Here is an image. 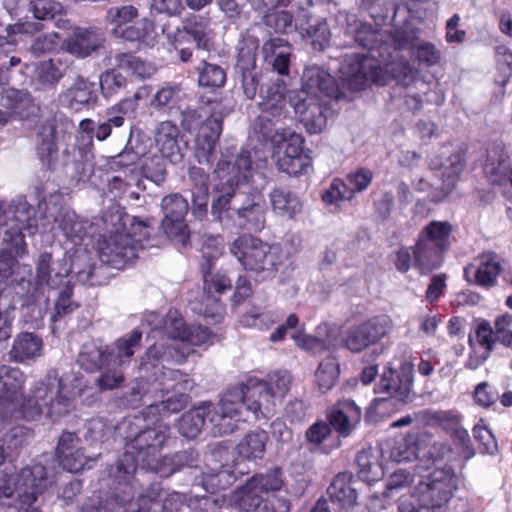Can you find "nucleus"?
Listing matches in <instances>:
<instances>
[{"label": "nucleus", "mask_w": 512, "mask_h": 512, "mask_svg": "<svg viewBox=\"0 0 512 512\" xmlns=\"http://www.w3.org/2000/svg\"><path fill=\"white\" fill-rule=\"evenodd\" d=\"M260 114L252 123V129L256 134L261 135L263 141H270L272 144L281 136V129L277 124L285 117L286 110L281 106H266L259 103Z\"/></svg>", "instance_id": "30"}, {"label": "nucleus", "mask_w": 512, "mask_h": 512, "mask_svg": "<svg viewBox=\"0 0 512 512\" xmlns=\"http://www.w3.org/2000/svg\"><path fill=\"white\" fill-rule=\"evenodd\" d=\"M169 427L157 422L153 427L141 429L134 436H127L125 453L111 467L109 475L119 484H126L139 464L146 470L159 469L160 449L169 436Z\"/></svg>", "instance_id": "2"}, {"label": "nucleus", "mask_w": 512, "mask_h": 512, "mask_svg": "<svg viewBox=\"0 0 512 512\" xmlns=\"http://www.w3.org/2000/svg\"><path fill=\"white\" fill-rule=\"evenodd\" d=\"M268 434L263 431H253L246 434L237 444V453L246 460L261 459L265 453Z\"/></svg>", "instance_id": "45"}, {"label": "nucleus", "mask_w": 512, "mask_h": 512, "mask_svg": "<svg viewBox=\"0 0 512 512\" xmlns=\"http://www.w3.org/2000/svg\"><path fill=\"white\" fill-rule=\"evenodd\" d=\"M188 180L192 198V212L197 218H201L207 212L209 176L202 168L193 166L189 169Z\"/></svg>", "instance_id": "33"}, {"label": "nucleus", "mask_w": 512, "mask_h": 512, "mask_svg": "<svg viewBox=\"0 0 512 512\" xmlns=\"http://www.w3.org/2000/svg\"><path fill=\"white\" fill-rule=\"evenodd\" d=\"M42 347L43 342L39 336L29 332L20 333L14 340L10 356L17 362H24L39 357Z\"/></svg>", "instance_id": "42"}, {"label": "nucleus", "mask_w": 512, "mask_h": 512, "mask_svg": "<svg viewBox=\"0 0 512 512\" xmlns=\"http://www.w3.org/2000/svg\"><path fill=\"white\" fill-rule=\"evenodd\" d=\"M52 255L48 252L40 254L36 265V283L37 285H47L50 288H57L64 276L68 275V270L65 268L62 271H54L52 268Z\"/></svg>", "instance_id": "50"}, {"label": "nucleus", "mask_w": 512, "mask_h": 512, "mask_svg": "<svg viewBox=\"0 0 512 512\" xmlns=\"http://www.w3.org/2000/svg\"><path fill=\"white\" fill-rule=\"evenodd\" d=\"M24 383L25 375L19 368L0 366V431L18 417Z\"/></svg>", "instance_id": "11"}, {"label": "nucleus", "mask_w": 512, "mask_h": 512, "mask_svg": "<svg viewBox=\"0 0 512 512\" xmlns=\"http://www.w3.org/2000/svg\"><path fill=\"white\" fill-rule=\"evenodd\" d=\"M2 101L4 106L22 121L37 116L38 107L27 92L13 88L7 89L2 93Z\"/></svg>", "instance_id": "38"}, {"label": "nucleus", "mask_w": 512, "mask_h": 512, "mask_svg": "<svg viewBox=\"0 0 512 512\" xmlns=\"http://www.w3.org/2000/svg\"><path fill=\"white\" fill-rule=\"evenodd\" d=\"M238 191L225 186L220 187V194L213 200L211 205V214L217 221L222 223L225 219L235 220L233 202Z\"/></svg>", "instance_id": "51"}, {"label": "nucleus", "mask_w": 512, "mask_h": 512, "mask_svg": "<svg viewBox=\"0 0 512 512\" xmlns=\"http://www.w3.org/2000/svg\"><path fill=\"white\" fill-rule=\"evenodd\" d=\"M59 131L55 119L41 124L36 137V153L41 163L48 169L53 168L58 157Z\"/></svg>", "instance_id": "25"}, {"label": "nucleus", "mask_w": 512, "mask_h": 512, "mask_svg": "<svg viewBox=\"0 0 512 512\" xmlns=\"http://www.w3.org/2000/svg\"><path fill=\"white\" fill-rule=\"evenodd\" d=\"M230 251L243 268L253 272L259 280L274 277L282 265V257L278 248L251 235H242L234 240Z\"/></svg>", "instance_id": "4"}, {"label": "nucleus", "mask_w": 512, "mask_h": 512, "mask_svg": "<svg viewBox=\"0 0 512 512\" xmlns=\"http://www.w3.org/2000/svg\"><path fill=\"white\" fill-rule=\"evenodd\" d=\"M8 213L10 226L4 231L3 242L12 244L16 255H24L26 243L22 231L37 227L35 210L26 201H18L8 205Z\"/></svg>", "instance_id": "15"}, {"label": "nucleus", "mask_w": 512, "mask_h": 512, "mask_svg": "<svg viewBox=\"0 0 512 512\" xmlns=\"http://www.w3.org/2000/svg\"><path fill=\"white\" fill-rule=\"evenodd\" d=\"M180 130L171 120H164L156 125L154 140L157 148L171 162L177 163L183 159V154L178 143Z\"/></svg>", "instance_id": "27"}, {"label": "nucleus", "mask_w": 512, "mask_h": 512, "mask_svg": "<svg viewBox=\"0 0 512 512\" xmlns=\"http://www.w3.org/2000/svg\"><path fill=\"white\" fill-rule=\"evenodd\" d=\"M289 102L297 119L308 133L317 134L324 131L327 126V107L321 96H313L306 92H294Z\"/></svg>", "instance_id": "14"}, {"label": "nucleus", "mask_w": 512, "mask_h": 512, "mask_svg": "<svg viewBox=\"0 0 512 512\" xmlns=\"http://www.w3.org/2000/svg\"><path fill=\"white\" fill-rule=\"evenodd\" d=\"M361 409L352 400L336 403L328 412L327 420L342 437H348L361 421Z\"/></svg>", "instance_id": "24"}, {"label": "nucleus", "mask_w": 512, "mask_h": 512, "mask_svg": "<svg viewBox=\"0 0 512 512\" xmlns=\"http://www.w3.org/2000/svg\"><path fill=\"white\" fill-rule=\"evenodd\" d=\"M251 171L252 165L248 151H241L232 162L218 161L215 169L218 177L224 180L221 186L235 190H240L239 185L251 176Z\"/></svg>", "instance_id": "22"}, {"label": "nucleus", "mask_w": 512, "mask_h": 512, "mask_svg": "<svg viewBox=\"0 0 512 512\" xmlns=\"http://www.w3.org/2000/svg\"><path fill=\"white\" fill-rule=\"evenodd\" d=\"M77 362L88 372L101 370L108 364L107 347L104 348L94 342H87L82 345Z\"/></svg>", "instance_id": "47"}, {"label": "nucleus", "mask_w": 512, "mask_h": 512, "mask_svg": "<svg viewBox=\"0 0 512 512\" xmlns=\"http://www.w3.org/2000/svg\"><path fill=\"white\" fill-rule=\"evenodd\" d=\"M199 85L211 88L222 87L226 82V73L224 69L217 65L202 60V67L198 68Z\"/></svg>", "instance_id": "61"}, {"label": "nucleus", "mask_w": 512, "mask_h": 512, "mask_svg": "<svg viewBox=\"0 0 512 512\" xmlns=\"http://www.w3.org/2000/svg\"><path fill=\"white\" fill-rule=\"evenodd\" d=\"M357 475L367 483L383 478L384 470L377 453L372 449H363L356 456Z\"/></svg>", "instance_id": "43"}, {"label": "nucleus", "mask_w": 512, "mask_h": 512, "mask_svg": "<svg viewBox=\"0 0 512 512\" xmlns=\"http://www.w3.org/2000/svg\"><path fill=\"white\" fill-rule=\"evenodd\" d=\"M344 346L354 353H359L374 344L369 337L364 325H354L350 327L343 338Z\"/></svg>", "instance_id": "62"}, {"label": "nucleus", "mask_w": 512, "mask_h": 512, "mask_svg": "<svg viewBox=\"0 0 512 512\" xmlns=\"http://www.w3.org/2000/svg\"><path fill=\"white\" fill-rule=\"evenodd\" d=\"M28 11L36 20H51L63 12V6L56 0H28Z\"/></svg>", "instance_id": "63"}, {"label": "nucleus", "mask_w": 512, "mask_h": 512, "mask_svg": "<svg viewBox=\"0 0 512 512\" xmlns=\"http://www.w3.org/2000/svg\"><path fill=\"white\" fill-rule=\"evenodd\" d=\"M304 138L290 128H282L281 136L273 143L278 148H284V155L277 161L279 169L289 175H297L303 169L301 158Z\"/></svg>", "instance_id": "18"}, {"label": "nucleus", "mask_w": 512, "mask_h": 512, "mask_svg": "<svg viewBox=\"0 0 512 512\" xmlns=\"http://www.w3.org/2000/svg\"><path fill=\"white\" fill-rule=\"evenodd\" d=\"M63 77L60 66L53 60L41 62L35 71V81L40 88H53Z\"/></svg>", "instance_id": "59"}, {"label": "nucleus", "mask_w": 512, "mask_h": 512, "mask_svg": "<svg viewBox=\"0 0 512 512\" xmlns=\"http://www.w3.org/2000/svg\"><path fill=\"white\" fill-rule=\"evenodd\" d=\"M142 333L135 329L128 335L118 338L111 349L107 347L108 364L123 368L131 362L135 350L141 346Z\"/></svg>", "instance_id": "35"}, {"label": "nucleus", "mask_w": 512, "mask_h": 512, "mask_svg": "<svg viewBox=\"0 0 512 512\" xmlns=\"http://www.w3.org/2000/svg\"><path fill=\"white\" fill-rule=\"evenodd\" d=\"M202 253L206 259V263L202 265L204 289L208 292L214 291L219 294L230 289L232 285L230 278L224 272L214 271L212 263V259L221 255L222 249L215 247L213 251H210V246L206 245Z\"/></svg>", "instance_id": "36"}, {"label": "nucleus", "mask_w": 512, "mask_h": 512, "mask_svg": "<svg viewBox=\"0 0 512 512\" xmlns=\"http://www.w3.org/2000/svg\"><path fill=\"white\" fill-rule=\"evenodd\" d=\"M236 74L241 80V87L247 99H254L260 83V73L256 68L255 49L249 46H243L239 49Z\"/></svg>", "instance_id": "23"}, {"label": "nucleus", "mask_w": 512, "mask_h": 512, "mask_svg": "<svg viewBox=\"0 0 512 512\" xmlns=\"http://www.w3.org/2000/svg\"><path fill=\"white\" fill-rule=\"evenodd\" d=\"M244 408L246 409L245 387L243 383H239L223 393L217 405L213 404L209 418L212 433L218 436L231 434Z\"/></svg>", "instance_id": "9"}, {"label": "nucleus", "mask_w": 512, "mask_h": 512, "mask_svg": "<svg viewBox=\"0 0 512 512\" xmlns=\"http://www.w3.org/2000/svg\"><path fill=\"white\" fill-rule=\"evenodd\" d=\"M407 444L415 445L413 454L417 458H427L429 460H453L454 449L446 442L432 441L428 433L409 436L406 439Z\"/></svg>", "instance_id": "28"}, {"label": "nucleus", "mask_w": 512, "mask_h": 512, "mask_svg": "<svg viewBox=\"0 0 512 512\" xmlns=\"http://www.w3.org/2000/svg\"><path fill=\"white\" fill-rule=\"evenodd\" d=\"M167 37L182 62L192 60V43L200 53H209L214 47L213 31L208 22L196 16L184 19L182 26Z\"/></svg>", "instance_id": "8"}, {"label": "nucleus", "mask_w": 512, "mask_h": 512, "mask_svg": "<svg viewBox=\"0 0 512 512\" xmlns=\"http://www.w3.org/2000/svg\"><path fill=\"white\" fill-rule=\"evenodd\" d=\"M452 225L448 221H431L420 232L413 248L414 264L422 273L437 269L450 247Z\"/></svg>", "instance_id": "5"}, {"label": "nucleus", "mask_w": 512, "mask_h": 512, "mask_svg": "<svg viewBox=\"0 0 512 512\" xmlns=\"http://www.w3.org/2000/svg\"><path fill=\"white\" fill-rule=\"evenodd\" d=\"M212 411V402H200L181 416L178 423L179 432L186 438H195L203 429L206 420L209 421Z\"/></svg>", "instance_id": "37"}, {"label": "nucleus", "mask_w": 512, "mask_h": 512, "mask_svg": "<svg viewBox=\"0 0 512 512\" xmlns=\"http://www.w3.org/2000/svg\"><path fill=\"white\" fill-rule=\"evenodd\" d=\"M162 329L167 336L179 341L175 346L189 345L191 348L212 343L213 333L200 325L187 327L177 310H169L162 320Z\"/></svg>", "instance_id": "16"}, {"label": "nucleus", "mask_w": 512, "mask_h": 512, "mask_svg": "<svg viewBox=\"0 0 512 512\" xmlns=\"http://www.w3.org/2000/svg\"><path fill=\"white\" fill-rule=\"evenodd\" d=\"M193 352L194 349L189 345L175 346L155 343L147 349L141 358L140 367L144 370H149L163 361L183 362Z\"/></svg>", "instance_id": "29"}, {"label": "nucleus", "mask_w": 512, "mask_h": 512, "mask_svg": "<svg viewBox=\"0 0 512 512\" xmlns=\"http://www.w3.org/2000/svg\"><path fill=\"white\" fill-rule=\"evenodd\" d=\"M103 221L109 235L100 245L99 258L104 264L122 269L127 262L137 257V244L128 233L124 232V224L118 212L105 213Z\"/></svg>", "instance_id": "7"}, {"label": "nucleus", "mask_w": 512, "mask_h": 512, "mask_svg": "<svg viewBox=\"0 0 512 512\" xmlns=\"http://www.w3.org/2000/svg\"><path fill=\"white\" fill-rule=\"evenodd\" d=\"M115 62L118 69L127 70L140 78L149 77L154 73L152 66L129 53H118Z\"/></svg>", "instance_id": "58"}, {"label": "nucleus", "mask_w": 512, "mask_h": 512, "mask_svg": "<svg viewBox=\"0 0 512 512\" xmlns=\"http://www.w3.org/2000/svg\"><path fill=\"white\" fill-rule=\"evenodd\" d=\"M164 234L177 244L187 246L190 239V231L185 217H164L161 222Z\"/></svg>", "instance_id": "53"}, {"label": "nucleus", "mask_w": 512, "mask_h": 512, "mask_svg": "<svg viewBox=\"0 0 512 512\" xmlns=\"http://www.w3.org/2000/svg\"><path fill=\"white\" fill-rule=\"evenodd\" d=\"M125 375L122 368L106 364L100 375L95 380V386L100 392L111 391L122 387L125 382Z\"/></svg>", "instance_id": "60"}, {"label": "nucleus", "mask_w": 512, "mask_h": 512, "mask_svg": "<svg viewBox=\"0 0 512 512\" xmlns=\"http://www.w3.org/2000/svg\"><path fill=\"white\" fill-rule=\"evenodd\" d=\"M55 222L65 237L74 243L80 242L86 235V222L80 220L74 211L61 210Z\"/></svg>", "instance_id": "49"}, {"label": "nucleus", "mask_w": 512, "mask_h": 512, "mask_svg": "<svg viewBox=\"0 0 512 512\" xmlns=\"http://www.w3.org/2000/svg\"><path fill=\"white\" fill-rule=\"evenodd\" d=\"M299 31L303 38L310 39L315 50L323 51L331 40V31L325 20H314L313 22L301 23Z\"/></svg>", "instance_id": "48"}, {"label": "nucleus", "mask_w": 512, "mask_h": 512, "mask_svg": "<svg viewBox=\"0 0 512 512\" xmlns=\"http://www.w3.org/2000/svg\"><path fill=\"white\" fill-rule=\"evenodd\" d=\"M48 484L46 469L43 465L24 467L16 480L19 507H9L5 512H41L39 496L47 489Z\"/></svg>", "instance_id": "10"}, {"label": "nucleus", "mask_w": 512, "mask_h": 512, "mask_svg": "<svg viewBox=\"0 0 512 512\" xmlns=\"http://www.w3.org/2000/svg\"><path fill=\"white\" fill-rule=\"evenodd\" d=\"M457 478L450 468L433 471L418 483L409 497L399 500V512H443L444 506L453 497Z\"/></svg>", "instance_id": "3"}, {"label": "nucleus", "mask_w": 512, "mask_h": 512, "mask_svg": "<svg viewBox=\"0 0 512 512\" xmlns=\"http://www.w3.org/2000/svg\"><path fill=\"white\" fill-rule=\"evenodd\" d=\"M352 479L351 472H340L334 477L327 490L332 502H336L344 508L351 507L356 503L357 492L351 485Z\"/></svg>", "instance_id": "40"}, {"label": "nucleus", "mask_w": 512, "mask_h": 512, "mask_svg": "<svg viewBox=\"0 0 512 512\" xmlns=\"http://www.w3.org/2000/svg\"><path fill=\"white\" fill-rule=\"evenodd\" d=\"M463 169V157L458 152L451 154L445 162L441 164L438 176L442 183L441 185H435L436 193L432 195L433 201H442L454 190Z\"/></svg>", "instance_id": "32"}, {"label": "nucleus", "mask_w": 512, "mask_h": 512, "mask_svg": "<svg viewBox=\"0 0 512 512\" xmlns=\"http://www.w3.org/2000/svg\"><path fill=\"white\" fill-rule=\"evenodd\" d=\"M508 154L500 145H496L488 151L485 172L490 175L491 181L495 184L509 182L512 185V167L508 163Z\"/></svg>", "instance_id": "39"}, {"label": "nucleus", "mask_w": 512, "mask_h": 512, "mask_svg": "<svg viewBox=\"0 0 512 512\" xmlns=\"http://www.w3.org/2000/svg\"><path fill=\"white\" fill-rule=\"evenodd\" d=\"M262 501V493L250 482V480H247V482L239 488L234 495L235 504L239 509L245 512H257Z\"/></svg>", "instance_id": "52"}, {"label": "nucleus", "mask_w": 512, "mask_h": 512, "mask_svg": "<svg viewBox=\"0 0 512 512\" xmlns=\"http://www.w3.org/2000/svg\"><path fill=\"white\" fill-rule=\"evenodd\" d=\"M414 366L410 362H404L399 369L386 370L376 387V392L386 396L376 401L395 400L400 405L411 402L414 398L412 391Z\"/></svg>", "instance_id": "13"}, {"label": "nucleus", "mask_w": 512, "mask_h": 512, "mask_svg": "<svg viewBox=\"0 0 512 512\" xmlns=\"http://www.w3.org/2000/svg\"><path fill=\"white\" fill-rule=\"evenodd\" d=\"M234 222L248 231L259 232L266 223L267 207L263 194L255 189L239 190L233 202Z\"/></svg>", "instance_id": "12"}, {"label": "nucleus", "mask_w": 512, "mask_h": 512, "mask_svg": "<svg viewBox=\"0 0 512 512\" xmlns=\"http://www.w3.org/2000/svg\"><path fill=\"white\" fill-rule=\"evenodd\" d=\"M288 88L283 79L277 78L272 81L262 93V105L281 106L282 110H286V94Z\"/></svg>", "instance_id": "64"}, {"label": "nucleus", "mask_w": 512, "mask_h": 512, "mask_svg": "<svg viewBox=\"0 0 512 512\" xmlns=\"http://www.w3.org/2000/svg\"><path fill=\"white\" fill-rule=\"evenodd\" d=\"M245 387L246 409L258 418H269L275 412L277 402L271 395L269 387L263 380L249 379L243 383Z\"/></svg>", "instance_id": "20"}, {"label": "nucleus", "mask_w": 512, "mask_h": 512, "mask_svg": "<svg viewBox=\"0 0 512 512\" xmlns=\"http://www.w3.org/2000/svg\"><path fill=\"white\" fill-rule=\"evenodd\" d=\"M162 488L159 485H152L144 494L136 499L127 500L124 496L117 495L115 499L106 500L98 506L86 505L84 512H117L116 508L122 507L124 512H146L154 507L157 499L161 498Z\"/></svg>", "instance_id": "17"}, {"label": "nucleus", "mask_w": 512, "mask_h": 512, "mask_svg": "<svg viewBox=\"0 0 512 512\" xmlns=\"http://www.w3.org/2000/svg\"><path fill=\"white\" fill-rule=\"evenodd\" d=\"M264 62L279 75H288L292 47L290 43L281 37H271L266 40L261 48Z\"/></svg>", "instance_id": "26"}, {"label": "nucleus", "mask_w": 512, "mask_h": 512, "mask_svg": "<svg viewBox=\"0 0 512 512\" xmlns=\"http://www.w3.org/2000/svg\"><path fill=\"white\" fill-rule=\"evenodd\" d=\"M198 460V454L194 450H183L175 453L171 458L160 457L159 469H152V471L168 477L185 467L195 468Z\"/></svg>", "instance_id": "46"}, {"label": "nucleus", "mask_w": 512, "mask_h": 512, "mask_svg": "<svg viewBox=\"0 0 512 512\" xmlns=\"http://www.w3.org/2000/svg\"><path fill=\"white\" fill-rule=\"evenodd\" d=\"M99 84L103 96L109 98L126 88L127 79L119 72L118 68H111L100 74Z\"/></svg>", "instance_id": "57"}, {"label": "nucleus", "mask_w": 512, "mask_h": 512, "mask_svg": "<svg viewBox=\"0 0 512 512\" xmlns=\"http://www.w3.org/2000/svg\"><path fill=\"white\" fill-rule=\"evenodd\" d=\"M67 270L73 272L82 284L100 286L106 282V278L103 277L104 266L95 267L87 251L76 252L71 261L70 269Z\"/></svg>", "instance_id": "34"}, {"label": "nucleus", "mask_w": 512, "mask_h": 512, "mask_svg": "<svg viewBox=\"0 0 512 512\" xmlns=\"http://www.w3.org/2000/svg\"><path fill=\"white\" fill-rule=\"evenodd\" d=\"M272 211L281 217L292 218L302 209L298 197L284 188H275L269 194Z\"/></svg>", "instance_id": "44"}, {"label": "nucleus", "mask_w": 512, "mask_h": 512, "mask_svg": "<svg viewBox=\"0 0 512 512\" xmlns=\"http://www.w3.org/2000/svg\"><path fill=\"white\" fill-rule=\"evenodd\" d=\"M344 84L352 91H360L372 84L385 86L391 80L403 87H410L417 72L405 59L382 66L373 55L346 54L338 69Z\"/></svg>", "instance_id": "1"}, {"label": "nucleus", "mask_w": 512, "mask_h": 512, "mask_svg": "<svg viewBox=\"0 0 512 512\" xmlns=\"http://www.w3.org/2000/svg\"><path fill=\"white\" fill-rule=\"evenodd\" d=\"M180 124L187 132L195 131V157L200 164H209L222 132L221 115L206 116L202 109L186 108L181 112Z\"/></svg>", "instance_id": "6"}, {"label": "nucleus", "mask_w": 512, "mask_h": 512, "mask_svg": "<svg viewBox=\"0 0 512 512\" xmlns=\"http://www.w3.org/2000/svg\"><path fill=\"white\" fill-rule=\"evenodd\" d=\"M105 42L104 33L95 27H77L66 39L68 53L78 58H86L102 47Z\"/></svg>", "instance_id": "21"}, {"label": "nucleus", "mask_w": 512, "mask_h": 512, "mask_svg": "<svg viewBox=\"0 0 512 512\" xmlns=\"http://www.w3.org/2000/svg\"><path fill=\"white\" fill-rule=\"evenodd\" d=\"M180 89L177 85H166L158 89L152 96L149 107L157 112H167L179 101Z\"/></svg>", "instance_id": "54"}, {"label": "nucleus", "mask_w": 512, "mask_h": 512, "mask_svg": "<svg viewBox=\"0 0 512 512\" xmlns=\"http://www.w3.org/2000/svg\"><path fill=\"white\" fill-rule=\"evenodd\" d=\"M477 260L479 265L474 272V283L486 288L493 287L502 270L499 256L494 252H485Z\"/></svg>", "instance_id": "41"}, {"label": "nucleus", "mask_w": 512, "mask_h": 512, "mask_svg": "<svg viewBox=\"0 0 512 512\" xmlns=\"http://www.w3.org/2000/svg\"><path fill=\"white\" fill-rule=\"evenodd\" d=\"M297 92H306L313 96L337 97L338 86L334 77L320 66L312 65L303 70L301 76V89Z\"/></svg>", "instance_id": "19"}, {"label": "nucleus", "mask_w": 512, "mask_h": 512, "mask_svg": "<svg viewBox=\"0 0 512 512\" xmlns=\"http://www.w3.org/2000/svg\"><path fill=\"white\" fill-rule=\"evenodd\" d=\"M187 393H176L175 396L156 404L149 405L143 412L146 418L156 415H168L184 409L188 402Z\"/></svg>", "instance_id": "56"}, {"label": "nucleus", "mask_w": 512, "mask_h": 512, "mask_svg": "<svg viewBox=\"0 0 512 512\" xmlns=\"http://www.w3.org/2000/svg\"><path fill=\"white\" fill-rule=\"evenodd\" d=\"M339 370V363L334 357H327L319 364L315 376L322 392H327L335 385Z\"/></svg>", "instance_id": "55"}, {"label": "nucleus", "mask_w": 512, "mask_h": 512, "mask_svg": "<svg viewBox=\"0 0 512 512\" xmlns=\"http://www.w3.org/2000/svg\"><path fill=\"white\" fill-rule=\"evenodd\" d=\"M97 99L94 83L82 76H77L72 86L59 95V101L63 105L76 110L94 106Z\"/></svg>", "instance_id": "31"}]
</instances>
